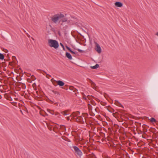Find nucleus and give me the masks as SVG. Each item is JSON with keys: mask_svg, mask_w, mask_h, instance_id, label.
I'll list each match as a JSON object with an SVG mask.
<instances>
[{"mask_svg": "<svg viewBox=\"0 0 158 158\" xmlns=\"http://www.w3.org/2000/svg\"><path fill=\"white\" fill-rule=\"evenodd\" d=\"M85 114H80V112L78 111L74 112L70 115V116L73 119H75L77 122H79L83 124L85 122V118L84 115Z\"/></svg>", "mask_w": 158, "mask_h": 158, "instance_id": "nucleus-1", "label": "nucleus"}, {"mask_svg": "<svg viewBox=\"0 0 158 158\" xmlns=\"http://www.w3.org/2000/svg\"><path fill=\"white\" fill-rule=\"evenodd\" d=\"M48 44L50 47L55 49H57L59 47L58 43L56 40L49 39L48 41Z\"/></svg>", "mask_w": 158, "mask_h": 158, "instance_id": "nucleus-2", "label": "nucleus"}, {"mask_svg": "<svg viewBox=\"0 0 158 158\" xmlns=\"http://www.w3.org/2000/svg\"><path fill=\"white\" fill-rule=\"evenodd\" d=\"M64 17V15L61 13L55 14L52 18V21L54 23H56L59 19Z\"/></svg>", "mask_w": 158, "mask_h": 158, "instance_id": "nucleus-3", "label": "nucleus"}, {"mask_svg": "<svg viewBox=\"0 0 158 158\" xmlns=\"http://www.w3.org/2000/svg\"><path fill=\"white\" fill-rule=\"evenodd\" d=\"M73 148L75 152L77 155L80 157H81L82 156V152L78 147L76 146H73Z\"/></svg>", "mask_w": 158, "mask_h": 158, "instance_id": "nucleus-4", "label": "nucleus"}, {"mask_svg": "<svg viewBox=\"0 0 158 158\" xmlns=\"http://www.w3.org/2000/svg\"><path fill=\"white\" fill-rule=\"evenodd\" d=\"M95 44L96 48L95 49V50L98 52V53H100L101 52V49L99 45L96 42H95Z\"/></svg>", "mask_w": 158, "mask_h": 158, "instance_id": "nucleus-5", "label": "nucleus"}, {"mask_svg": "<svg viewBox=\"0 0 158 158\" xmlns=\"http://www.w3.org/2000/svg\"><path fill=\"white\" fill-rule=\"evenodd\" d=\"M56 82L57 83L58 85H60V86H63L64 85V83L62 81L59 80L58 81H56Z\"/></svg>", "mask_w": 158, "mask_h": 158, "instance_id": "nucleus-6", "label": "nucleus"}, {"mask_svg": "<svg viewBox=\"0 0 158 158\" xmlns=\"http://www.w3.org/2000/svg\"><path fill=\"white\" fill-rule=\"evenodd\" d=\"M116 6L118 7H121L123 6V4L120 2H116L115 3Z\"/></svg>", "mask_w": 158, "mask_h": 158, "instance_id": "nucleus-7", "label": "nucleus"}, {"mask_svg": "<svg viewBox=\"0 0 158 158\" xmlns=\"http://www.w3.org/2000/svg\"><path fill=\"white\" fill-rule=\"evenodd\" d=\"M65 55L69 59L71 60L72 59V57L71 54L69 52H66L65 53Z\"/></svg>", "mask_w": 158, "mask_h": 158, "instance_id": "nucleus-8", "label": "nucleus"}, {"mask_svg": "<svg viewBox=\"0 0 158 158\" xmlns=\"http://www.w3.org/2000/svg\"><path fill=\"white\" fill-rule=\"evenodd\" d=\"M75 139L76 141L77 142L81 141L82 139H81V138L78 135L75 136Z\"/></svg>", "mask_w": 158, "mask_h": 158, "instance_id": "nucleus-9", "label": "nucleus"}, {"mask_svg": "<svg viewBox=\"0 0 158 158\" xmlns=\"http://www.w3.org/2000/svg\"><path fill=\"white\" fill-rule=\"evenodd\" d=\"M69 110H66L61 112V114L64 116L69 114Z\"/></svg>", "mask_w": 158, "mask_h": 158, "instance_id": "nucleus-10", "label": "nucleus"}, {"mask_svg": "<svg viewBox=\"0 0 158 158\" xmlns=\"http://www.w3.org/2000/svg\"><path fill=\"white\" fill-rule=\"evenodd\" d=\"M66 48L72 54H75V52H73V51H72L69 47L66 46Z\"/></svg>", "mask_w": 158, "mask_h": 158, "instance_id": "nucleus-11", "label": "nucleus"}, {"mask_svg": "<svg viewBox=\"0 0 158 158\" xmlns=\"http://www.w3.org/2000/svg\"><path fill=\"white\" fill-rule=\"evenodd\" d=\"M47 111L48 112L50 113V114L52 115L54 114H55L54 111L52 110H51L49 109H47Z\"/></svg>", "mask_w": 158, "mask_h": 158, "instance_id": "nucleus-12", "label": "nucleus"}, {"mask_svg": "<svg viewBox=\"0 0 158 158\" xmlns=\"http://www.w3.org/2000/svg\"><path fill=\"white\" fill-rule=\"evenodd\" d=\"M149 120L152 123H155L156 122V119L153 118H151Z\"/></svg>", "mask_w": 158, "mask_h": 158, "instance_id": "nucleus-13", "label": "nucleus"}, {"mask_svg": "<svg viewBox=\"0 0 158 158\" xmlns=\"http://www.w3.org/2000/svg\"><path fill=\"white\" fill-rule=\"evenodd\" d=\"M99 67V65L98 64H96L95 66H91V68L92 69H96L98 68Z\"/></svg>", "mask_w": 158, "mask_h": 158, "instance_id": "nucleus-14", "label": "nucleus"}, {"mask_svg": "<svg viewBox=\"0 0 158 158\" xmlns=\"http://www.w3.org/2000/svg\"><path fill=\"white\" fill-rule=\"evenodd\" d=\"M61 19V22L62 23L65 22L67 21V19L66 18H63Z\"/></svg>", "mask_w": 158, "mask_h": 158, "instance_id": "nucleus-15", "label": "nucleus"}, {"mask_svg": "<svg viewBox=\"0 0 158 158\" xmlns=\"http://www.w3.org/2000/svg\"><path fill=\"white\" fill-rule=\"evenodd\" d=\"M4 56L3 54L0 53V59L3 60L4 59Z\"/></svg>", "mask_w": 158, "mask_h": 158, "instance_id": "nucleus-16", "label": "nucleus"}, {"mask_svg": "<svg viewBox=\"0 0 158 158\" xmlns=\"http://www.w3.org/2000/svg\"><path fill=\"white\" fill-rule=\"evenodd\" d=\"M91 85L92 86L93 88H94L95 87L96 85L94 83L92 82Z\"/></svg>", "mask_w": 158, "mask_h": 158, "instance_id": "nucleus-17", "label": "nucleus"}, {"mask_svg": "<svg viewBox=\"0 0 158 158\" xmlns=\"http://www.w3.org/2000/svg\"><path fill=\"white\" fill-rule=\"evenodd\" d=\"M77 50L80 52H84L83 51L79 49H77Z\"/></svg>", "mask_w": 158, "mask_h": 158, "instance_id": "nucleus-18", "label": "nucleus"}, {"mask_svg": "<svg viewBox=\"0 0 158 158\" xmlns=\"http://www.w3.org/2000/svg\"><path fill=\"white\" fill-rule=\"evenodd\" d=\"M103 157L104 158H110V157H109L108 156H107L106 155H103Z\"/></svg>", "mask_w": 158, "mask_h": 158, "instance_id": "nucleus-19", "label": "nucleus"}, {"mask_svg": "<svg viewBox=\"0 0 158 158\" xmlns=\"http://www.w3.org/2000/svg\"><path fill=\"white\" fill-rule=\"evenodd\" d=\"M60 45H61V46L63 48V49L64 50H65V48H64V46L63 45L61 44V43H60Z\"/></svg>", "mask_w": 158, "mask_h": 158, "instance_id": "nucleus-20", "label": "nucleus"}, {"mask_svg": "<svg viewBox=\"0 0 158 158\" xmlns=\"http://www.w3.org/2000/svg\"><path fill=\"white\" fill-rule=\"evenodd\" d=\"M46 77L48 78H49V77H51V76L48 74H47L46 75Z\"/></svg>", "mask_w": 158, "mask_h": 158, "instance_id": "nucleus-21", "label": "nucleus"}, {"mask_svg": "<svg viewBox=\"0 0 158 158\" xmlns=\"http://www.w3.org/2000/svg\"><path fill=\"white\" fill-rule=\"evenodd\" d=\"M67 119L68 120H70V118L69 117H67Z\"/></svg>", "mask_w": 158, "mask_h": 158, "instance_id": "nucleus-22", "label": "nucleus"}, {"mask_svg": "<svg viewBox=\"0 0 158 158\" xmlns=\"http://www.w3.org/2000/svg\"><path fill=\"white\" fill-rule=\"evenodd\" d=\"M20 112H21V113L23 114V112H22V110H20Z\"/></svg>", "mask_w": 158, "mask_h": 158, "instance_id": "nucleus-23", "label": "nucleus"}, {"mask_svg": "<svg viewBox=\"0 0 158 158\" xmlns=\"http://www.w3.org/2000/svg\"><path fill=\"white\" fill-rule=\"evenodd\" d=\"M156 35L158 36V32L156 33Z\"/></svg>", "mask_w": 158, "mask_h": 158, "instance_id": "nucleus-24", "label": "nucleus"}, {"mask_svg": "<svg viewBox=\"0 0 158 158\" xmlns=\"http://www.w3.org/2000/svg\"><path fill=\"white\" fill-rule=\"evenodd\" d=\"M56 113H56V114H55V115H56L57 114Z\"/></svg>", "mask_w": 158, "mask_h": 158, "instance_id": "nucleus-25", "label": "nucleus"}]
</instances>
